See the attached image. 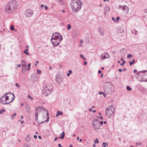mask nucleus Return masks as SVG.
I'll list each match as a JSON object with an SVG mask.
<instances>
[{
    "label": "nucleus",
    "instance_id": "b1692460",
    "mask_svg": "<svg viewBox=\"0 0 147 147\" xmlns=\"http://www.w3.org/2000/svg\"><path fill=\"white\" fill-rule=\"evenodd\" d=\"M22 66H26L25 61L24 60H22Z\"/></svg>",
    "mask_w": 147,
    "mask_h": 147
},
{
    "label": "nucleus",
    "instance_id": "c85d7f7f",
    "mask_svg": "<svg viewBox=\"0 0 147 147\" xmlns=\"http://www.w3.org/2000/svg\"><path fill=\"white\" fill-rule=\"evenodd\" d=\"M58 2L61 5H63V2L62 0H59Z\"/></svg>",
    "mask_w": 147,
    "mask_h": 147
},
{
    "label": "nucleus",
    "instance_id": "cd10ccee",
    "mask_svg": "<svg viewBox=\"0 0 147 147\" xmlns=\"http://www.w3.org/2000/svg\"><path fill=\"white\" fill-rule=\"evenodd\" d=\"M102 145L103 146V147H106V146H108V144L107 143H106L105 142H103Z\"/></svg>",
    "mask_w": 147,
    "mask_h": 147
},
{
    "label": "nucleus",
    "instance_id": "774afa93",
    "mask_svg": "<svg viewBox=\"0 0 147 147\" xmlns=\"http://www.w3.org/2000/svg\"><path fill=\"white\" fill-rule=\"evenodd\" d=\"M137 72V70L136 69H135L134 70V73H136Z\"/></svg>",
    "mask_w": 147,
    "mask_h": 147
},
{
    "label": "nucleus",
    "instance_id": "9d476101",
    "mask_svg": "<svg viewBox=\"0 0 147 147\" xmlns=\"http://www.w3.org/2000/svg\"><path fill=\"white\" fill-rule=\"evenodd\" d=\"M33 11L30 9L26 10L25 12V15L26 17H30L33 14Z\"/></svg>",
    "mask_w": 147,
    "mask_h": 147
},
{
    "label": "nucleus",
    "instance_id": "4c0bfd02",
    "mask_svg": "<svg viewBox=\"0 0 147 147\" xmlns=\"http://www.w3.org/2000/svg\"><path fill=\"white\" fill-rule=\"evenodd\" d=\"M132 55L131 54H128L127 55V57L129 58L131 57Z\"/></svg>",
    "mask_w": 147,
    "mask_h": 147
},
{
    "label": "nucleus",
    "instance_id": "c03bdc74",
    "mask_svg": "<svg viewBox=\"0 0 147 147\" xmlns=\"http://www.w3.org/2000/svg\"><path fill=\"white\" fill-rule=\"evenodd\" d=\"M15 85H16V86H17L19 88L20 87V85H19L18 83H16Z\"/></svg>",
    "mask_w": 147,
    "mask_h": 147
},
{
    "label": "nucleus",
    "instance_id": "20e7f679",
    "mask_svg": "<svg viewBox=\"0 0 147 147\" xmlns=\"http://www.w3.org/2000/svg\"><path fill=\"white\" fill-rule=\"evenodd\" d=\"M104 89L105 92L108 94H111L114 91L113 86L108 82L105 83Z\"/></svg>",
    "mask_w": 147,
    "mask_h": 147
},
{
    "label": "nucleus",
    "instance_id": "6ab92c4d",
    "mask_svg": "<svg viewBox=\"0 0 147 147\" xmlns=\"http://www.w3.org/2000/svg\"><path fill=\"white\" fill-rule=\"evenodd\" d=\"M45 110L43 107H39L36 108V111H40V110Z\"/></svg>",
    "mask_w": 147,
    "mask_h": 147
},
{
    "label": "nucleus",
    "instance_id": "49530a36",
    "mask_svg": "<svg viewBox=\"0 0 147 147\" xmlns=\"http://www.w3.org/2000/svg\"><path fill=\"white\" fill-rule=\"evenodd\" d=\"M84 64L86 65L87 64V62L86 61H84Z\"/></svg>",
    "mask_w": 147,
    "mask_h": 147
},
{
    "label": "nucleus",
    "instance_id": "423d86ee",
    "mask_svg": "<svg viewBox=\"0 0 147 147\" xmlns=\"http://www.w3.org/2000/svg\"><path fill=\"white\" fill-rule=\"evenodd\" d=\"M52 91L51 90H50L49 87L45 86L43 87V89L42 91V93L43 94H45V96H47L48 95L50 94Z\"/></svg>",
    "mask_w": 147,
    "mask_h": 147
},
{
    "label": "nucleus",
    "instance_id": "3c124183",
    "mask_svg": "<svg viewBox=\"0 0 147 147\" xmlns=\"http://www.w3.org/2000/svg\"><path fill=\"white\" fill-rule=\"evenodd\" d=\"M122 70L124 71H125L126 70V68H123Z\"/></svg>",
    "mask_w": 147,
    "mask_h": 147
},
{
    "label": "nucleus",
    "instance_id": "680f3d73",
    "mask_svg": "<svg viewBox=\"0 0 147 147\" xmlns=\"http://www.w3.org/2000/svg\"><path fill=\"white\" fill-rule=\"evenodd\" d=\"M70 73H67V76H70Z\"/></svg>",
    "mask_w": 147,
    "mask_h": 147
},
{
    "label": "nucleus",
    "instance_id": "4be33fe9",
    "mask_svg": "<svg viewBox=\"0 0 147 147\" xmlns=\"http://www.w3.org/2000/svg\"><path fill=\"white\" fill-rule=\"evenodd\" d=\"M22 70L23 72H25L26 71V66H22Z\"/></svg>",
    "mask_w": 147,
    "mask_h": 147
},
{
    "label": "nucleus",
    "instance_id": "5701e85b",
    "mask_svg": "<svg viewBox=\"0 0 147 147\" xmlns=\"http://www.w3.org/2000/svg\"><path fill=\"white\" fill-rule=\"evenodd\" d=\"M135 61V60L134 59H133L132 60V62H131V61H129V63L130 65V66H131L133 63H134Z\"/></svg>",
    "mask_w": 147,
    "mask_h": 147
},
{
    "label": "nucleus",
    "instance_id": "6e6d98bb",
    "mask_svg": "<svg viewBox=\"0 0 147 147\" xmlns=\"http://www.w3.org/2000/svg\"><path fill=\"white\" fill-rule=\"evenodd\" d=\"M17 66L18 67H21V65L20 64H18Z\"/></svg>",
    "mask_w": 147,
    "mask_h": 147
},
{
    "label": "nucleus",
    "instance_id": "58836bf2",
    "mask_svg": "<svg viewBox=\"0 0 147 147\" xmlns=\"http://www.w3.org/2000/svg\"><path fill=\"white\" fill-rule=\"evenodd\" d=\"M120 17H117L116 18V21H117V22L118 21H119L120 20Z\"/></svg>",
    "mask_w": 147,
    "mask_h": 147
},
{
    "label": "nucleus",
    "instance_id": "5fc2aeb1",
    "mask_svg": "<svg viewBox=\"0 0 147 147\" xmlns=\"http://www.w3.org/2000/svg\"><path fill=\"white\" fill-rule=\"evenodd\" d=\"M80 43H82L83 42V40L82 39H81L80 40Z\"/></svg>",
    "mask_w": 147,
    "mask_h": 147
},
{
    "label": "nucleus",
    "instance_id": "393cba45",
    "mask_svg": "<svg viewBox=\"0 0 147 147\" xmlns=\"http://www.w3.org/2000/svg\"><path fill=\"white\" fill-rule=\"evenodd\" d=\"M38 114L37 112L35 113V118H36V121H37L38 119Z\"/></svg>",
    "mask_w": 147,
    "mask_h": 147
},
{
    "label": "nucleus",
    "instance_id": "7ed1b4c3",
    "mask_svg": "<svg viewBox=\"0 0 147 147\" xmlns=\"http://www.w3.org/2000/svg\"><path fill=\"white\" fill-rule=\"evenodd\" d=\"M82 4L81 0H72L71 5L73 12L75 13L80 10Z\"/></svg>",
    "mask_w": 147,
    "mask_h": 147
},
{
    "label": "nucleus",
    "instance_id": "f03ea898",
    "mask_svg": "<svg viewBox=\"0 0 147 147\" xmlns=\"http://www.w3.org/2000/svg\"><path fill=\"white\" fill-rule=\"evenodd\" d=\"M62 36L58 33H53L51 39V41L55 46H58L62 40Z\"/></svg>",
    "mask_w": 147,
    "mask_h": 147
},
{
    "label": "nucleus",
    "instance_id": "a211bd4d",
    "mask_svg": "<svg viewBox=\"0 0 147 147\" xmlns=\"http://www.w3.org/2000/svg\"><path fill=\"white\" fill-rule=\"evenodd\" d=\"M26 141L27 142H29L31 140V138L29 135H28L26 138Z\"/></svg>",
    "mask_w": 147,
    "mask_h": 147
},
{
    "label": "nucleus",
    "instance_id": "bb28decb",
    "mask_svg": "<svg viewBox=\"0 0 147 147\" xmlns=\"http://www.w3.org/2000/svg\"><path fill=\"white\" fill-rule=\"evenodd\" d=\"M10 29L12 31L14 30L15 28L14 27V26L13 25H11Z\"/></svg>",
    "mask_w": 147,
    "mask_h": 147
},
{
    "label": "nucleus",
    "instance_id": "7c9ffc66",
    "mask_svg": "<svg viewBox=\"0 0 147 147\" xmlns=\"http://www.w3.org/2000/svg\"><path fill=\"white\" fill-rule=\"evenodd\" d=\"M126 88L127 90L130 91L131 90V88L129 86H127L126 87Z\"/></svg>",
    "mask_w": 147,
    "mask_h": 147
},
{
    "label": "nucleus",
    "instance_id": "dca6fc26",
    "mask_svg": "<svg viewBox=\"0 0 147 147\" xmlns=\"http://www.w3.org/2000/svg\"><path fill=\"white\" fill-rule=\"evenodd\" d=\"M104 10L105 11L104 12V13H106L107 12L110 11V7L107 6H105L104 8Z\"/></svg>",
    "mask_w": 147,
    "mask_h": 147
},
{
    "label": "nucleus",
    "instance_id": "f257e3e1",
    "mask_svg": "<svg viewBox=\"0 0 147 147\" xmlns=\"http://www.w3.org/2000/svg\"><path fill=\"white\" fill-rule=\"evenodd\" d=\"M17 6V2L16 1H11L6 5L5 7V11L8 13L13 12L16 9Z\"/></svg>",
    "mask_w": 147,
    "mask_h": 147
},
{
    "label": "nucleus",
    "instance_id": "69168bd1",
    "mask_svg": "<svg viewBox=\"0 0 147 147\" xmlns=\"http://www.w3.org/2000/svg\"><path fill=\"white\" fill-rule=\"evenodd\" d=\"M20 118H21V119H23L24 117H23V116L22 115H21V117Z\"/></svg>",
    "mask_w": 147,
    "mask_h": 147
},
{
    "label": "nucleus",
    "instance_id": "0eeeda50",
    "mask_svg": "<svg viewBox=\"0 0 147 147\" xmlns=\"http://www.w3.org/2000/svg\"><path fill=\"white\" fill-rule=\"evenodd\" d=\"M114 111V109H111L110 108V107L109 106L105 110L106 113V115L108 114V113H109L110 114V116H109V118H111V116H113L114 115V114L113 113Z\"/></svg>",
    "mask_w": 147,
    "mask_h": 147
},
{
    "label": "nucleus",
    "instance_id": "ddd939ff",
    "mask_svg": "<svg viewBox=\"0 0 147 147\" xmlns=\"http://www.w3.org/2000/svg\"><path fill=\"white\" fill-rule=\"evenodd\" d=\"M10 95H12L13 96V97L12 98V100L10 102H8V103H3V104L7 105V104H8L9 103H10L11 102H12L14 100V99L15 98V97L14 94H13V93H10Z\"/></svg>",
    "mask_w": 147,
    "mask_h": 147
},
{
    "label": "nucleus",
    "instance_id": "a878e982",
    "mask_svg": "<svg viewBox=\"0 0 147 147\" xmlns=\"http://www.w3.org/2000/svg\"><path fill=\"white\" fill-rule=\"evenodd\" d=\"M94 142L95 143H96H96L98 144L99 142L98 139V138H96V140H95L94 141Z\"/></svg>",
    "mask_w": 147,
    "mask_h": 147
},
{
    "label": "nucleus",
    "instance_id": "f3484780",
    "mask_svg": "<svg viewBox=\"0 0 147 147\" xmlns=\"http://www.w3.org/2000/svg\"><path fill=\"white\" fill-rule=\"evenodd\" d=\"M65 133L64 131H63L62 132V133L60 134V136H61L59 137V138H61L62 139H63L65 137Z\"/></svg>",
    "mask_w": 147,
    "mask_h": 147
},
{
    "label": "nucleus",
    "instance_id": "a19ab883",
    "mask_svg": "<svg viewBox=\"0 0 147 147\" xmlns=\"http://www.w3.org/2000/svg\"><path fill=\"white\" fill-rule=\"evenodd\" d=\"M112 20L115 22H117V21H116L115 18L114 17H112Z\"/></svg>",
    "mask_w": 147,
    "mask_h": 147
},
{
    "label": "nucleus",
    "instance_id": "39448f33",
    "mask_svg": "<svg viewBox=\"0 0 147 147\" xmlns=\"http://www.w3.org/2000/svg\"><path fill=\"white\" fill-rule=\"evenodd\" d=\"M137 74L141 76V78L142 80L141 82L147 81V71H142L138 72Z\"/></svg>",
    "mask_w": 147,
    "mask_h": 147
},
{
    "label": "nucleus",
    "instance_id": "79ce46f5",
    "mask_svg": "<svg viewBox=\"0 0 147 147\" xmlns=\"http://www.w3.org/2000/svg\"><path fill=\"white\" fill-rule=\"evenodd\" d=\"M136 144L137 146H138V145H140L142 144L141 143H138L136 142Z\"/></svg>",
    "mask_w": 147,
    "mask_h": 147
},
{
    "label": "nucleus",
    "instance_id": "aec40b11",
    "mask_svg": "<svg viewBox=\"0 0 147 147\" xmlns=\"http://www.w3.org/2000/svg\"><path fill=\"white\" fill-rule=\"evenodd\" d=\"M63 114V112L62 111H58L57 112V113L56 115L57 117H58L59 115H62Z\"/></svg>",
    "mask_w": 147,
    "mask_h": 147
},
{
    "label": "nucleus",
    "instance_id": "412c9836",
    "mask_svg": "<svg viewBox=\"0 0 147 147\" xmlns=\"http://www.w3.org/2000/svg\"><path fill=\"white\" fill-rule=\"evenodd\" d=\"M45 111H46L47 112V111L46 110H45ZM47 120H45V121H46V122H48L49 121V113L48 112L47 113Z\"/></svg>",
    "mask_w": 147,
    "mask_h": 147
},
{
    "label": "nucleus",
    "instance_id": "2eb2a0df",
    "mask_svg": "<svg viewBox=\"0 0 147 147\" xmlns=\"http://www.w3.org/2000/svg\"><path fill=\"white\" fill-rule=\"evenodd\" d=\"M101 36H103L104 35V30L102 28H100L98 30Z\"/></svg>",
    "mask_w": 147,
    "mask_h": 147
},
{
    "label": "nucleus",
    "instance_id": "f704fd0d",
    "mask_svg": "<svg viewBox=\"0 0 147 147\" xmlns=\"http://www.w3.org/2000/svg\"><path fill=\"white\" fill-rule=\"evenodd\" d=\"M5 110L4 109H2L0 111V113L1 114H2L3 113L2 112H5Z\"/></svg>",
    "mask_w": 147,
    "mask_h": 147
},
{
    "label": "nucleus",
    "instance_id": "c756f323",
    "mask_svg": "<svg viewBox=\"0 0 147 147\" xmlns=\"http://www.w3.org/2000/svg\"><path fill=\"white\" fill-rule=\"evenodd\" d=\"M71 29V25L69 24H68L67 25V30H69Z\"/></svg>",
    "mask_w": 147,
    "mask_h": 147
},
{
    "label": "nucleus",
    "instance_id": "e2e57ef3",
    "mask_svg": "<svg viewBox=\"0 0 147 147\" xmlns=\"http://www.w3.org/2000/svg\"><path fill=\"white\" fill-rule=\"evenodd\" d=\"M38 138H39V139H41V137L40 136H38Z\"/></svg>",
    "mask_w": 147,
    "mask_h": 147
},
{
    "label": "nucleus",
    "instance_id": "37998d69",
    "mask_svg": "<svg viewBox=\"0 0 147 147\" xmlns=\"http://www.w3.org/2000/svg\"><path fill=\"white\" fill-rule=\"evenodd\" d=\"M104 94V92H102L101 91L100 92L98 93V94L100 95H101L102 94Z\"/></svg>",
    "mask_w": 147,
    "mask_h": 147
},
{
    "label": "nucleus",
    "instance_id": "c9c22d12",
    "mask_svg": "<svg viewBox=\"0 0 147 147\" xmlns=\"http://www.w3.org/2000/svg\"><path fill=\"white\" fill-rule=\"evenodd\" d=\"M37 72L38 74H40L41 73V70H39V69H37Z\"/></svg>",
    "mask_w": 147,
    "mask_h": 147
},
{
    "label": "nucleus",
    "instance_id": "de8ad7c7",
    "mask_svg": "<svg viewBox=\"0 0 147 147\" xmlns=\"http://www.w3.org/2000/svg\"><path fill=\"white\" fill-rule=\"evenodd\" d=\"M118 71L120 72H121L122 70L121 69L119 68L118 69Z\"/></svg>",
    "mask_w": 147,
    "mask_h": 147
},
{
    "label": "nucleus",
    "instance_id": "e433bc0d",
    "mask_svg": "<svg viewBox=\"0 0 147 147\" xmlns=\"http://www.w3.org/2000/svg\"><path fill=\"white\" fill-rule=\"evenodd\" d=\"M5 100L6 101H7V100H8L9 99V96H7V95H6L5 96Z\"/></svg>",
    "mask_w": 147,
    "mask_h": 147
},
{
    "label": "nucleus",
    "instance_id": "338daca9",
    "mask_svg": "<svg viewBox=\"0 0 147 147\" xmlns=\"http://www.w3.org/2000/svg\"><path fill=\"white\" fill-rule=\"evenodd\" d=\"M89 111H90H90H92V108H90V109H89Z\"/></svg>",
    "mask_w": 147,
    "mask_h": 147
},
{
    "label": "nucleus",
    "instance_id": "ea45409f",
    "mask_svg": "<svg viewBox=\"0 0 147 147\" xmlns=\"http://www.w3.org/2000/svg\"><path fill=\"white\" fill-rule=\"evenodd\" d=\"M28 97L31 100H32L33 99V98L30 96L29 95H28Z\"/></svg>",
    "mask_w": 147,
    "mask_h": 147
},
{
    "label": "nucleus",
    "instance_id": "13d9d810",
    "mask_svg": "<svg viewBox=\"0 0 147 147\" xmlns=\"http://www.w3.org/2000/svg\"><path fill=\"white\" fill-rule=\"evenodd\" d=\"M48 9V7L47 6H46L45 7V10H47Z\"/></svg>",
    "mask_w": 147,
    "mask_h": 147
},
{
    "label": "nucleus",
    "instance_id": "bf43d9fd",
    "mask_svg": "<svg viewBox=\"0 0 147 147\" xmlns=\"http://www.w3.org/2000/svg\"><path fill=\"white\" fill-rule=\"evenodd\" d=\"M58 138L57 137H55V139H54V140L55 141H56L58 139Z\"/></svg>",
    "mask_w": 147,
    "mask_h": 147
},
{
    "label": "nucleus",
    "instance_id": "2f4dec72",
    "mask_svg": "<svg viewBox=\"0 0 147 147\" xmlns=\"http://www.w3.org/2000/svg\"><path fill=\"white\" fill-rule=\"evenodd\" d=\"M23 53L24 54H26L27 55H30V54L28 52L26 51H23Z\"/></svg>",
    "mask_w": 147,
    "mask_h": 147
},
{
    "label": "nucleus",
    "instance_id": "a18cd8bd",
    "mask_svg": "<svg viewBox=\"0 0 147 147\" xmlns=\"http://www.w3.org/2000/svg\"><path fill=\"white\" fill-rule=\"evenodd\" d=\"M10 93H5V94L3 95V96H5H5H6V95L7 94H10Z\"/></svg>",
    "mask_w": 147,
    "mask_h": 147
},
{
    "label": "nucleus",
    "instance_id": "9b49d317",
    "mask_svg": "<svg viewBox=\"0 0 147 147\" xmlns=\"http://www.w3.org/2000/svg\"><path fill=\"white\" fill-rule=\"evenodd\" d=\"M93 122L94 121H93L92 122V126L93 128L95 130H96L97 129H98L100 128V125L99 123H98L96 124H94Z\"/></svg>",
    "mask_w": 147,
    "mask_h": 147
},
{
    "label": "nucleus",
    "instance_id": "0e129e2a",
    "mask_svg": "<svg viewBox=\"0 0 147 147\" xmlns=\"http://www.w3.org/2000/svg\"><path fill=\"white\" fill-rule=\"evenodd\" d=\"M124 64L123 63H121V64H120V65H121V66H123V65H124Z\"/></svg>",
    "mask_w": 147,
    "mask_h": 147
},
{
    "label": "nucleus",
    "instance_id": "603ef678",
    "mask_svg": "<svg viewBox=\"0 0 147 147\" xmlns=\"http://www.w3.org/2000/svg\"><path fill=\"white\" fill-rule=\"evenodd\" d=\"M68 71L69 72V73H70V74H71L72 73V71L71 70H69Z\"/></svg>",
    "mask_w": 147,
    "mask_h": 147
},
{
    "label": "nucleus",
    "instance_id": "09e8293b",
    "mask_svg": "<svg viewBox=\"0 0 147 147\" xmlns=\"http://www.w3.org/2000/svg\"><path fill=\"white\" fill-rule=\"evenodd\" d=\"M98 73L99 74H100L102 73V71L100 70H99L98 71Z\"/></svg>",
    "mask_w": 147,
    "mask_h": 147
},
{
    "label": "nucleus",
    "instance_id": "473e14b6",
    "mask_svg": "<svg viewBox=\"0 0 147 147\" xmlns=\"http://www.w3.org/2000/svg\"><path fill=\"white\" fill-rule=\"evenodd\" d=\"M80 56L81 58L83 59L84 60H86V58L84 57V56L82 54L80 55Z\"/></svg>",
    "mask_w": 147,
    "mask_h": 147
},
{
    "label": "nucleus",
    "instance_id": "4468645a",
    "mask_svg": "<svg viewBox=\"0 0 147 147\" xmlns=\"http://www.w3.org/2000/svg\"><path fill=\"white\" fill-rule=\"evenodd\" d=\"M6 101L4 96L1 97L0 98V102L3 104V103H5V102ZM6 103H7L6 102Z\"/></svg>",
    "mask_w": 147,
    "mask_h": 147
},
{
    "label": "nucleus",
    "instance_id": "052dcab7",
    "mask_svg": "<svg viewBox=\"0 0 147 147\" xmlns=\"http://www.w3.org/2000/svg\"><path fill=\"white\" fill-rule=\"evenodd\" d=\"M100 123L101 125H102L103 124V122L102 121H101L100 122Z\"/></svg>",
    "mask_w": 147,
    "mask_h": 147
},
{
    "label": "nucleus",
    "instance_id": "1a4fd4ad",
    "mask_svg": "<svg viewBox=\"0 0 147 147\" xmlns=\"http://www.w3.org/2000/svg\"><path fill=\"white\" fill-rule=\"evenodd\" d=\"M118 8L119 9H122L123 11H125L126 13H128L129 11V9L128 7L125 5H124L123 6L120 5L118 7Z\"/></svg>",
    "mask_w": 147,
    "mask_h": 147
},
{
    "label": "nucleus",
    "instance_id": "864d4df0",
    "mask_svg": "<svg viewBox=\"0 0 147 147\" xmlns=\"http://www.w3.org/2000/svg\"><path fill=\"white\" fill-rule=\"evenodd\" d=\"M58 146L59 147H62V146L60 144H58Z\"/></svg>",
    "mask_w": 147,
    "mask_h": 147
},
{
    "label": "nucleus",
    "instance_id": "8fccbe9b",
    "mask_svg": "<svg viewBox=\"0 0 147 147\" xmlns=\"http://www.w3.org/2000/svg\"><path fill=\"white\" fill-rule=\"evenodd\" d=\"M34 138L35 139H36L37 138V136L36 135H34Z\"/></svg>",
    "mask_w": 147,
    "mask_h": 147
},
{
    "label": "nucleus",
    "instance_id": "72a5a7b5",
    "mask_svg": "<svg viewBox=\"0 0 147 147\" xmlns=\"http://www.w3.org/2000/svg\"><path fill=\"white\" fill-rule=\"evenodd\" d=\"M16 115V113H14L13 114V115H12L11 116V119H13V117L14 116H15Z\"/></svg>",
    "mask_w": 147,
    "mask_h": 147
},
{
    "label": "nucleus",
    "instance_id": "f8f14e48",
    "mask_svg": "<svg viewBox=\"0 0 147 147\" xmlns=\"http://www.w3.org/2000/svg\"><path fill=\"white\" fill-rule=\"evenodd\" d=\"M56 81L58 83H60L62 82L63 78L61 76H56Z\"/></svg>",
    "mask_w": 147,
    "mask_h": 147
},
{
    "label": "nucleus",
    "instance_id": "4d7b16f0",
    "mask_svg": "<svg viewBox=\"0 0 147 147\" xmlns=\"http://www.w3.org/2000/svg\"><path fill=\"white\" fill-rule=\"evenodd\" d=\"M28 67H30V66H31V64H30V63H28Z\"/></svg>",
    "mask_w": 147,
    "mask_h": 147
},
{
    "label": "nucleus",
    "instance_id": "6e6552de",
    "mask_svg": "<svg viewBox=\"0 0 147 147\" xmlns=\"http://www.w3.org/2000/svg\"><path fill=\"white\" fill-rule=\"evenodd\" d=\"M100 57L101 59L104 60L105 59L109 58V56L107 53L104 52L101 54Z\"/></svg>",
    "mask_w": 147,
    "mask_h": 147
}]
</instances>
